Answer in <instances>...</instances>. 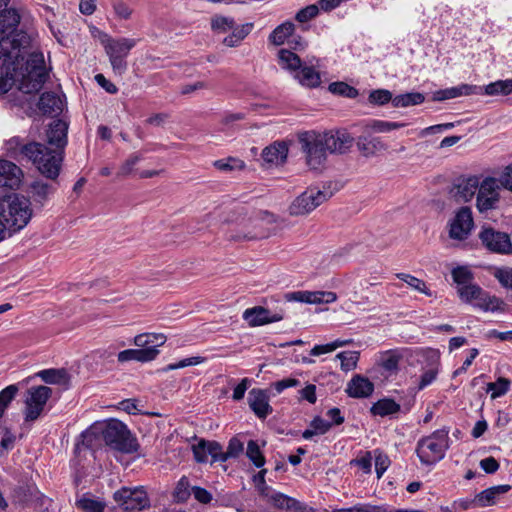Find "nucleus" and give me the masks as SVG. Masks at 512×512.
<instances>
[{
    "instance_id": "obj_48",
    "label": "nucleus",
    "mask_w": 512,
    "mask_h": 512,
    "mask_svg": "<svg viewBox=\"0 0 512 512\" xmlns=\"http://www.w3.org/2000/svg\"><path fill=\"white\" fill-rule=\"evenodd\" d=\"M246 456L258 468L265 464V457L263 456L258 443L254 440H249L246 448Z\"/></svg>"
},
{
    "instance_id": "obj_37",
    "label": "nucleus",
    "mask_w": 512,
    "mask_h": 512,
    "mask_svg": "<svg viewBox=\"0 0 512 512\" xmlns=\"http://www.w3.org/2000/svg\"><path fill=\"white\" fill-rule=\"evenodd\" d=\"M278 58L279 64L283 69H287L295 74L303 66L299 56L287 49H281L278 53Z\"/></svg>"
},
{
    "instance_id": "obj_62",
    "label": "nucleus",
    "mask_w": 512,
    "mask_h": 512,
    "mask_svg": "<svg viewBox=\"0 0 512 512\" xmlns=\"http://www.w3.org/2000/svg\"><path fill=\"white\" fill-rule=\"evenodd\" d=\"M373 455L372 452L368 451L364 456L354 459L350 462L352 466L356 465L362 469L365 473H370L372 468Z\"/></svg>"
},
{
    "instance_id": "obj_59",
    "label": "nucleus",
    "mask_w": 512,
    "mask_h": 512,
    "mask_svg": "<svg viewBox=\"0 0 512 512\" xmlns=\"http://www.w3.org/2000/svg\"><path fill=\"white\" fill-rule=\"evenodd\" d=\"M401 356L389 351L386 352L381 360L382 367L387 371H396L398 369Z\"/></svg>"
},
{
    "instance_id": "obj_31",
    "label": "nucleus",
    "mask_w": 512,
    "mask_h": 512,
    "mask_svg": "<svg viewBox=\"0 0 512 512\" xmlns=\"http://www.w3.org/2000/svg\"><path fill=\"white\" fill-rule=\"evenodd\" d=\"M38 108L43 114L58 115L63 111V101L56 93L45 92L39 98Z\"/></svg>"
},
{
    "instance_id": "obj_18",
    "label": "nucleus",
    "mask_w": 512,
    "mask_h": 512,
    "mask_svg": "<svg viewBox=\"0 0 512 512\" xmlns=\"http://www.w3.org/2000/svg\"><path fill=\"white\" fill-rule=\"evenodd\" d=\"M192 451L194 458L198 463H207L209 461V457L211 458V464L220 462V443L217 441L200 439L197 444L192 446Z\"/></svg>"
},
{
    "instance_id": "obj_16",
    "label": "nucleus",
    "mask_w": 512,
    "mask_h": 512,
    "mask_svg": "<svg viewBox=\"0 0 512 512\" xmlns=\"http://www.w3.org/2000/svg\"><path fill=\"white\" fill-rule=\"evenodd\" d=\"M13 501L21 505L43 506L44 495L38 490L35 483L23 482L18 485L12 495Z\"/></svg>"
},
{
    "instance_id": "obj_22",
    "label": "nucleus",
    "mask_w": 512,
    "mask_h": 512,
    "mask_svg": "<svg viewBox=\"0 0 512 512\" xmlns=\"http://www.w3.org/2000/svg\"><path fill=\"white\" fill-rule=\"evenodd\" d=\"M248 403L250 409L260 419H265L273 411L271 405L269 404V397L266 391L262 389L253 388L250 390Z\"/></svg>"
},
{
    "instance_id": "obj_15",
    "label": "nucleus",
    "mask_w": 512,
    "mask_h": 512,
    "mask_svg": "<svg viewBox=\"0 0 512 512\" xmlns=\"http://www.w3.org/2000/svg\"><path fill=\"white\" fill-rule=\"evenodd\" d=\"M256 491L258 494L274 508L290 511L295 498L277 492L267 485V482H257Z\"/></svg>"
},
{
    "instance_id": "obj_61",
    "label": "nucleus",
    "mask_w": 512,
    "mask_h": 512,
    "mask_svg": "<svg viewBox=\"0 0 512 512\" xmlns=\"http://www.w3.org/2000/svg\"><path fill=\"white\" fill-rule=\"evenodd\" d=\"M392 99L391 92L384 89L374 90L369 95L370 102L378 105H384L392 101Z\"/></svg>"
},
{
    "instance_id": "obj_20",
    "label": "nucleus",
    "mask_w": 512,
    "mask_h": 512,
    "mask_svg": "<svg viewBox=\"0 0 512 512\" xmlns=\"http://www.w3.org/2000/svg\"><path fill=\"white\" fill-rule=\"evenodd\" d=\"M243 318L250 326L255 327L278 322L283 319V314L280 312L271 313L268 309L262 306H256L246 309L243 313Z\"/></svg>"
},
{
    "instance_id": "obj_17",
    "label": "nucleus",
    "mask_w": 512,
    "mask_h": 512,
    "mask_svg": "<svg viewBox=\"0 0 512 512\" xmlns=\"http://www.w3.org/2000/svg\"><path fill=\"white\" fill-rule=\"evenodd\" d=\"M511 489L510 485H497L489 487L479 493H477L473 499H471L464 506L465 508L473 507H489L495 505L499 496L505 494Z\"/></svg>"
},
{
    "instance_id": "obj_36",
    "label": "nucleus",
    "mask_w": 512,
    "mask_h": 512,
    "mask_svg": "<svg viewBox=\"0 0 512 512\" xmlns=\"http://www.w3.org/2000/svg\"><path fill=\"white\" fill-rule=\"evenodd\" d=\"M294 77L302 86L308 88L318 87L321 83L319 72L309 66H302L294 75Z\"/></svg>"
},
{
    "instance_id": "obj_10",
    "label": "nucleus",
    "mask_w": 512,
    "mask_h": 512,
    "mask_svg": "<svg viewBox=\"0 0 512 512\" xmlns=\"http://www.w3.org/2000/svg\"><path fill=\"white\" fill-rule=\"evenodd\" d=\"M473 227L472 210L468 206H463L455 212L449 222V237L459 241L465 240L469 237Z\"/></svg>"
},
{
    "instance_id": "obj_38",
    "label": "nucleus",
    "mask_w": 512,
    "mask_h": 512,
    "mask_svg": "<svg viewBox=\"0 0 512 512\" xmlns=\"http://www.w3.org/2000/svg\"><path fill=\"white\" fill-rule=\"evenodd\" d=\"M295 30V25L291 21H286L278 25L269 35V41L274 45H282Z\"/></svg>"
},
{
    "instance_id": "obj_58",
    "label": "nucleus",
    "mask_w": 512,
    "mask_h": 512,
    "mask_svg": "<svg viewBox=\"0 0 512 512\" xmlns=\"http://www.w3.org/2000/svg\"><path fill=\"white\" fill-rule=\"evenodd\" d=\"M332 512H388L385 507L369 504H357L349 508L334 509Z\"/></svg>"
},
{
    "instance_id": "obj_5",
    "label": "nucleus",
    "mask_w": 512,
    "mask_h": 512,
    "mask_svg": "<svg viewBox=\"0 0 512 512\" xmlns=\"http://www.w3.org/2000/svg\"><path fill=\"white\" fill-rule=\"evenodd\" d=\"M36 145L38 152L29 157L28 161H31L42 175L55 180L61 170L64 152L47 147L43 143L36 142Z\"/></svg>"
},
{
    "instance_id": "obj_7",
    "label": "nucleus",
    "mask_w": 512,
    "mask_h": 512,
    "mask_svg": "<svg viewBox=\"0 0 512 512\" xmlns=\"http://www.w3.org/2000/svg\"><path fill=\"white\" fill-rule=\"evenodd\" d=\"M502 188L496 177L480 176V185L479 188H477L476 195V208L479 213L484 214L499 208L501 200L500 192Z\"/></svg>"
},
{
    "instance_id": "obj_45",
    "label": "nucleus",
    "mask_w": 512,
    "mask_h": 512,
    "mask_svg": "<svg viewBox=\"0 0 512 512\" xmlns=\"http://www.w3.org/2000/svg\"><path fill=\"white\" fill-rule=\"evenodd\" d=\"M482 289L476 284H467L458 288V294L462 301L471 303L481 298Z\"/></svg>"
},
{
    "instance_id": "obj_46",
    "label": "nucleus",
    "mask_w": 512,
    "mask_h": 512,
    "mask_svg": "<svg viewBox=\"0 0 512 512\" xmlns=\"http://www.w3.org/2000/svg\"><path fill=\"white\" fill-rule=\"evenodd\" d=\"M213 166L222 172H231L234 170H242L245 168V163L241 159L235 157H228L219 159L213 162Z\"/></svg>"
},
{
    "instance_id": "obj_44",
    "label": "nucleus",
    "mask_w": 512,
    "mask_h": 512,
    "mask_svg": "<svg viewBox=\"0 0 512 512\" xmlns=\"http://www.w3.org/2000/svg\"><path fill=\"white\" fill-rule=\"evenodd\" d=\"M76 506L84 512H104L106 504L84 494L80 499L76 500Z\"/></svg>"
},
{
    "instance_id": "obj_55",
    "label": "nucleus",
    "mask_w": 512,
    "mask_h": 512,
    "mask_svg": "<svg viewBox=\"0 0 512 512\" xmlns=\"http://www.w3.org/2000/svg\"><path fill=\"white\" fill-rule=\"evenodd\" d=\"M248 35L245 27L237 28L223 39V44L227 47H236Z\"/></svg>"
},
{
    "instance_id": "obj_8",
    "label": "nucleus",
    "mask_w": 512,
    "mask_h": 512,
    "mask_svg": "<svg viewBox=\"0 0 512 512\" xmlns=\"http://www.w3.org/2000/svg\"><path fill=\"white\" fill-rule=\"evenodd\" d=\"M331 194L316 188H308L289 206V213L293 216L306 215L327 201Z\"/></svg>"
},
{
    "instance_id": "obj_9",
    "label": "nucleus",
    "mask_w": 512,
    "mask_h": 512,
    "mask_svg": "<svg viewBox=\"0 0 512 512\" xmlns=\"http://www.w3.org/2000/svg\"><path fill=\"white\" fill-rule=\"evenodd\" d=\"M113 498L126 512L141 511L150 507V499L143 486L133 489L123 487L114 493Z\"/></svg>"
},
{
    "instance_id": "obj_47",
    "label": "nucleus",
    "mask_w": 512,
    "mask_h": 512,
    "mask_svg": "<svg viewBox=\"0 0 512 512\" xmlns=\"http://www.w3.org/2000/svg\"><path fill=\"white\" fill-rule=\"evenodd\" d=\"M510 388V380L504 377H499L495 382L487 384V392L491 391V399H496L503 396Z\"/></svg>"
},
{
    "instance_id": "obj_27",
    "label": "nucleus",
    "mask_w": 512,
    "mask_h": 512,
    "mask_svg": "<svg viewBox=\"0 0 512 512\" xmlns=\"http://www.w3.org/2000/svg\"><path fill=\"white\" fill-rule=\"evenodd\" d=\"M356 146L364 157H372L387 150L388 146L379 137L361 135L356 140Z\"/></svg>"
},
{
    "instance_id": "obj_32",
    "label": "nucleus",
    "mask_w": 512,
    "mask_h": 512,
    "mask_svg": "<svg viewBox=\"0 0 512 512\" xmlns=\"http://www.w3.org/2000/svg\"><path fill=\"white\" fill-rule=\"evenodd\" d=\"M36 376L40 377L47 384L62 385L67 387L70 382V375L66 369H45L39 371Z\"/></svg>"
},
{
    "instance_id": "obj_12",
    "label": "nucleus",
    "mask_w": 512,
    "mask_h": 512,
    "mask_svg": "<svg viewBox=\"0 0 512 512\" xmlns=\"http://www.w3.org/2000/svg\"><path fill=\"white\" fill-rule=\"evenodd\" d=\"M29 44V38L26 34H17L10 37V34H0V59H3V65L12 59L21 57V49Z\"/></svg>"
},
{
    "instance_id": "obj_53",
    "label": "nucleus",
    "mask_w": 512,
    "mask_h": 512,
    "mask_svg": "<svg viewBox=\"0 0 512 512\" xmlns=\"http://www.w3.org/2000/svg\"><path fill=\"white\" fill-rule=\"evenodd\" d=\"M372 455L375 463V471L377 478H381L384 472L390 466V459L386 454H384L382 451L378 449L372 451Z\"/></svg>"
},
{
    "instance_id": "obj_6",
    "label": "nucleus",
    "mask_w": 512,
    "mask_h": 512,
    "mask_svg": "<svg viewBox=\"0 0 512 512\" xmlns=\"http://www.w3.org/2000/svg\"><path fill=\"white\" fill-rule=\"evenodd\" d=\"M101 43L109 57L114 72L123 74L127 69L126 58L130 50L136 45V40L131 38H111L105 35Z\"/></svg>"
},
{
    "instance_id": "obj_24",
    "label": "nucleus",
    "mask_w": 512,
    "mask_h": 512,
    "mask_svg": "<svg viewBox=\"0 0 512 512\" xmlns=\"http://www.w3.org/2000/svg\"><path fill=\"white\" fill-rule=\"evenodd\" d=\"M374 391V384L360 374L354 375L347 383L345 392L351 398H368Z\"/></svg>"
},
{
    "instance_id": "obj_64",
    "label": "nucleus",
    "mask_w": 512,
    "mask_h": 512,
    "mask_svg": "<svg viewBox=\"0 0 512 512\" xmlns=\"http://www.w3.org/2000/svg\"><path fill=\"white\" fill-rule=\"evenodd\" d=\"M497 179L504 189L512 191V164L508 165Z\"/></svg>"
},
{
    "instance_id": "obj_28",
    "label": "nucleus",
    "mask_w": 512,
    "mask_h": 512,
    "mask_svg": "<svg viewBox=\"0 0 512 512\" xmlns=\"http://www.w3.org/2000/svg\"><path fill=\"white\" fill-rule=\"evenodd\" d=\"M292 299L309 304L333 303L337 295L331 291H299L291 295Z\"/></svg>"
},
{
    "instance_id": "obj_1",
    "label": "nucleus",
    "mask_w": 512,
    "mask_h": 512,
    "mask_svg": "<svg viewBox=\"0 0 512 512\" xmlns=\"http://www.w3.org/2000/svg\"><path fill=\"white\" fill-rule=\"evenodd\" d=\"M353 138L346 132L316 133L305 131L298 135L305 163L311 170L324 167L328 153H345L352 145Z\"/></svg>"
},
{
    "instance_id": "obj_40",
    "label": "nucleus",
    "mask_w": 512,
    "mask_h": 512,
    "mask_svg": "<svg viewBox=\"0 0 512 512\" xmlns=\"http://www.w3.org/2000/svg\"><path fill=\"white\" fill-rule=\"evenodd\" d=\"M244 451V442L239 437L234 436L229 440L227 450L224 452L220 445L219 460L220 463L227 461L229 458H237Z\"/></svg>"
},
{
    "instance_id": "obj_49",
    "label": "nucleus",
    "mask_w": 512,
    "mask_h": 512,
    "mask_svg": "<svg viewBox=\"0 0 512 512\" xmlns=\"http://www.w3.org/2000/svg\"><path fill=\"white\" fill-rule=\"evenodd\" d=\"M503 302L495 296H489L482 291L481 298L475 302V306L484 311H496L500 309Z\"/></svg>"
},
{
    "instance_id": "obj_4",
    "label": "nucleus",
    "mask_w": 512,
    "mask_h": 512,
    "mask_svg": "<svg viewBox=\"0 0 512 512\" xmlns=\"http://www.w3.org/2000/svg\"><path fill=\"white\" fill-rule=\"evenodd\" d=\"M448 434V430L440 429L419 440L416 452L422 463L430 465L444 458L449 448Z\"/></svg>"
},
{
    "instance_id": "obj_21",
    "label": "nucleus",
    "mask_w": 512,
    "mask_h": 512,
    "mask_svg": "<svg viewBox=\"0 0 512 512\" xmlns=\"http://www.w3.org/2000/svg\"><path fill=\"white\" fill-rule=\"evenodd\" d=\"M7 155L14 160L20 161L32 157L38 148L36 142L24 143L20 137H12L5 143Z\"/></svg>"
},
{
    "instance_id": "obj_13",
    "label": "nucleus",
    "mask_w": 512,
    "mask_h": 512,
    "mask_svg": "<svg viewBox=\"0 0 512 512\" xmlns=\"http://www.w3.org/2000/svg\"><path fill=\"white\" fill-rule=\"evenodd\" d=\"M482 244L491 252L507 254L512 251V242L507 233L493 228H483L479 234Z\"/></svg>"
},
{
    "instance_id": "obj_34",
    "label": "nucleus",
    "mask_w": 512,
    "mask_h": 512,
    "mask_svg": "<svg viewBox=\"0 0 512 512\" xmlns=\"http://www.w3.org/2000/svg\"><path fill=\"white\" fill-rule=\"evenodd\" d=\"M53 192V187L42 181L36 180L29 185L28 194L33 201L40 206H43L50 193Z\"/></svg>"
},
{
    "instance_id": "obj_35",
    "label": "nucleus",
    "mask_w": 512,
    "mask_h": 512,
    "mask_svg": "<svg viewBox=\"0 0 512 512\" xmlns=\"http://www.w3.org/2000/svg\"><path fill=\"white\" fill-rule=\"evenodd\" d=\"M117 358L120 363H125L128 361H138L144 363L155 359V351L152 349H127L119 352Z\"/></svg>"
},
{
    "instance_id": "obj_41",
    "label": "nucleus",
    "mask_w": 512,
    "mask_h": 512,
    "mask_svg": "<svg viewBox=\"0 0 512 512\" xmlns=\"http://www.w3.org/2000/svg\"><path fill=\"white\" fill-rule=\"evenodd\" d=\"M425 97L420 92H410L406 94L397 95L392 99L394 107H408L413 105H419L423 103Z\"/></svg>"
},
{
    "instance_id": "obj_25",
    "label": "nucleus",
    "mask_w": 512,
    "mask_h": 512,
    "mask_svg": "<svg viewBox=\"0 0 512 512\" xmlns=\"http://www.w3.org/2000/svg\"><path fill=\"white\" fill-rule=\"evenodd\" d=\"M67 131L68 124L66 122L60 119L53 121L46 133L48 144L54 146L53 149H60L64 152L67 145Z\"/></svg>"
},
{
    "instance_id": "obj_19",
    "label": "nucleus",
    "mask_w": 512,
    "mask_h": 512,
    "mask_svg": "<svg viewBox=\"0 0 512 512\" xmlns=\"http://www.w3.org/2000/svg\"><path fill=\"white\" fill-rule=\"evenodd\" d=\"M100 431L99 422L93 423L81 434V441L76 444L75 451L80 453L83 449H88L95 452L101 449L105 443Z\"/></svg>"
},
{
    "instance_id": "obj_43",
    "label": "nucleus",
    "mask_w": 512,
    "mask_h": 512,
    "mask_svg": "<svg viewBox=\"0 0 512 512\" xmlns=\"http://www.w3.org/2000/svg\"><path fill=\"white\" fill-rule=\"evenodd\" d=\"M485 94L490 96L509 95L512 93V79L498 80L484 87Z\"/></svg>"
},
{
    "instance_id": "obj_54",
    "label": "nucleus",
    "mask_w": 512,
    "mask_h": 512,
    "mask_svg": "<svg viewBox=\"0 0 512 512\" xmlns=\"http://www.w3.org/2000/svg\"><path fill=\"white\" fill-rule=\"evenodd\" d=\"M142 159L141 155L138 153L131 154L120 166L117 176L119 177H128L130 176L134 170L135 166Z\"/></svg>"
},
{
    "instance_id": "obj_2",
    "label": "nucleus",
    "mask_w": 512,
    "mask_h": 512,
    "mask_svg": "<svg viewBox=\"0 0 512 512\" xmlns=\"http://www.w3.org/2000/svg\"><path fill=\"white\" fill-rule=\"evenodd\" d=\"M0 217L10 232L23 229L32 217L30 200L18 194L0 199Z\"/></svg>"
},
{
    "instance_id": "obj_60",
    "label": "nucleus",
    "mask_w": 512,
    "mask_h": 512,
    "mask_svg": "<svg viewBox=\"0 0 512 512\" xmlns=\"http://www.w3.org/2000/svg\"><path fill=\"white\" fill-rule=\"evenodd\" d=\"M404 123H397V122H389V121H383V120H374L371 123V128L377 132H389L395 129H399L401 127H404Z\"/></svg>"
},
{
    "instance_id": "obj_3",
    "label": "nucleus",
    "mask_w": 512,
    "mask_h": 512,
    "mask_svg": "<svg viewBox=\"0 0 512 512\" xmlns=\"http://www.w3.org/2000/svg\"><path fill=\"white\" fill-rule=\"evenodd\" d=\"M105 446L123 453H133L138 450V442L132 436L127 426L117 419L99 422Z\"/></svg>"
},
{
    "instance_id": "obj_23",
    "label": "nucleus",
    "mask_w": 512,
    "mask_h": 512,
    "mask_svg": "<svg viewBox=\"0 0 512 512\" xmlns=\"http://www.w3.org/2000/svg\"><path fill=\"white\" fill-rule=\"evenodd\" d=\"M22 177L23 172L15 163L0 159V187L16 189Z\"/></svg>"
},
{
    "instance_id": "obj_39",
    "label": "nucleus",
    "mask_w": 512,
    "mask_h": 512,
    "mask_svg": "<svg viewBox=\"0 0 512 512\" xmlns=\"http://www.w3.org/2000/svg\"><path fill=\"white\" fill-rule=\"evenodd\" d=\"M373 415L388 416L400 411V405L393 399L383 398L374 403L370 409Z\"/></svg>"
},
{
    "instance_id": "obj_11",
    "label": "nucleus",
    "mask_w": 512,
    "mask_h": 512,
    "mask_svg": "<svg viewBox=\"0 0 512 512\" xmlns=\"http://www.w3.org/2000/svg\"><path fill=\"white\" fill-rule=\"evenodd\" d=\"M52 395V389L47 386L32 387L26 399L25 421L32 422L39 418L44 406Z\"/></svg>"
},
{
    "instance_id": "obj_51",
    "label": "nucleus",
    "mask_w": 512,
    "mask_h": 512,
    "mask_svg": "<svg viewBox=\"0 0 512 512\" xmlns=\"http://www.w3.org/2000/svg\"><path fill=\"white\" fill-rule=\"evenodd\" d=\"M341 362V369L343 371L353 370L359 360V352L356 351H344L340 352L336 356Z\"/></svg>"
},
{
    "instance_id": "obj_63",
    "label": "nucleus",
    "mask_w": 512,
    "mask_h": 512,
    "mask_svg": "<svg viewBox=\"0 0 512 512\" xmlns=\"http://www.w3.org/2000/svg\"><path fill=\"white\" fill-rule=\"evenodd\" d=\"M332 423L316 416L311 422L310 427L314 429L317 434H325L331 428Z\"/></svg>"
},
{
    "instance_id": "obj_56",
    "label": "nucleus",
    "mask_w": 512,
    "mask_h": 512,
    "mask_svg": "<svg viewBox=\"0 0 512 512\" xmlns=\"http://www.w3.org/2000/svg\"><path fill=\"white\" fill-rule=\"evenodd\" d=\"M451 275L453 281L461 286L469 284V282L473 278L471 271L466 267L454 268L451 272Z\"/></svg>"
},
{
    "instance_id": "obj_57",
    "label": "nucleus",
    "mask_w": 512,
    "mask_h": 512,
    "mask_svg": "<svg viewBox=\"0 0 512 512\" xmlns=\"http://www.w3.org/2000/svg\"><path fill=\"white\" fill-rule=\"evenodd\" d=\"M319 13V7L315 4H312V5H308L302 9H300L296 15H295V19L299 22V23H306L310 20H312L313 18H315Z\"/></svg>"
},
{
    "instance_id": "obj_42",
    "label": "nucleus",
    "mask_w": 512,
    "mask_h": 512,
    "mask_svg": "<svg viewBox=\"0 0 512 512\" xmlns=\"http://www.w3.org/2000/svg\"><path fill=\"white\" fill-rule=\"evenodd\" d=\"M396 277L401 281L405 282L410 288L420 293L425 294L426 296H432V291L427 287L425 281L419 279L411 274L407 273H397Z\"/></svg>"
},
{
    "instance_id": "obj_14",
    "label": "nucleus",
    "mask_w": 512,
    "mask_h": 512,
    "mask_svg": "<svg viewBox=\"0 0 512 512\" xmlns=\"http://www.w3.org/2000/svg\"><path fill=\"white\" fill-rule=\"evenodd\" d=\"M480 185V176H461L453 184L450 189L451 197L458 203H466L477 195V188Z\"/></svg>"
},
{
    "instance_id": "obj_50",
    "label": "nucleus",
    "mask_w": 512,
    "mask_h": 512,
    "mask_svg": "<svg viewBox=\"0 0 512 512\" xmlns=\"http://www.w3.org/2000/svg\"><path fill=\"white\" fill-rule=\"evenodd\" d=\"M328 90L333 94L347 98H356L358 96V90L345 82H333L329 85Z\"/></svg>"
},
{
    "instance_id": "obj_26",
    "label": "nucleus",
    "mask_w": 512,
    "mask_h": 512,
    "mask_svg": "<svg viewBox=\"0 0 512 512\" xmlns=\"http://www.w3.org/2000/svg\"><path fill=\"white\" fill-rule=\"evenodd\" d=\"M265 235L255 231L253 222L250 219L243 218L235 228H231L227 233V238L231 241H244L263 238Z\"/></svg>"
},
{
    "instance_id": "obj_29",
    "label": "nucleus",
    "mask_w": 512,
    "mask_h": 512,
    "mask_svg": "<svg viewBox=\"0 0 512 512\" xmlns=\"http://www.w3.org/2000/svg\"><path fill=\"white\" fill-rule=\"evenodd\" d=\"M288 156V146L283 141H276L263 149L261 157L269 164H283Z\"/></svg>"
},
{
    "instance_id": "obj_52",
    "label": "nucleus",
    "mask_w": 512,
    "mask_h": 512,
    "mask_svg": "<svg viewBox=\"0 0 512 512\" xmlns=\"http://www.w3.org/2000/svg\"><path fill=\"white\" fill-rule=\"evenodd\" d=\"M18 386L15 384L9 385L0 392V418L3 416L6 408L15 398L18 392Z\"/></svg>"
},
{
    "instance_id": "obj_30",
    "label": "nucleus",
    "mask_w": 512,
    "mask_h": 512,
    "mask_svg": "<svg viewBox=\"0 0 512 512\" xmlns=\"http://www.w3.org/2000/svg\"><path fill=\"white\" fill-rule=\"evenodd\" d=\"M166 336L162 333H142L134 338V344L141 350H154L155 358L159 354L158 347L166 342Z\"/></svg>"
},
{
    "instance_id": "obj_33",
    "label": "nucleus",
    "mask_w": 512,
    "mask_h": 512,
    "mask_svg": "<svg viewBox=\"0 0 512 512\" xmlns=\"http://www.w3.org/2000/svg\"><path fill=\"white\" fill-rule=\"evenodd\" d=\"M20 14L14 8L0 11V34H11L20 22Z\"/></svg>"
}]
</instances>
